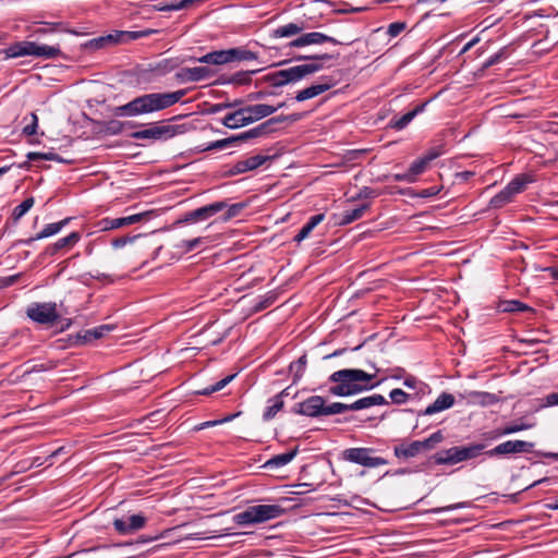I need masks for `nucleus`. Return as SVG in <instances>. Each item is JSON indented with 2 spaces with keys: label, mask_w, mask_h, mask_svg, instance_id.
<instances>
[{
  "label": "nucleus",
  "mask_w": 558,
  "mask_h": 558,
  "mask_svg": "<svg viewBox=\"0 0 558 558\" xmlns=\"http://www.w3.org/2000/svg\"><path fill=\"white\" fill-rule=\"evenodd\" d=\"M269 156L264 155H255L251 156L244 160L238 161L235 165H233L231 168H229L225 173L223 177L230 178L238 174H242L252 170H255L263 166L267 160H269Z\"/></svg>",
  "instance_id": "nucleus-14"
},
{
  "label": "nucleus",
  "mask_w": 558,
  "mask_h": 558,
  "mask_svg": "<svg viewBox=\"0 0 558 558\" xmlns=\"http://www.w3.org/2000/svg\"><path fill=\"white\" fill-rule=\"evenodd\" d=\"M407 27L404 22H393L388 26L387 34L390 37L398 36L401 32H403Z\"/></svg>",
  "instance_id": "nucleus-64"
},
{
  "label": "nucleus",
  "mask_w": 558,
  "mask_h": 558,
  "mask_svg": "<svg viewBox=\"0 0 558 558\" xmlns=\"http://www.w3.org/2000/svg\"><path fill=\"white\" fill-rule=\"evenodd\" d=\"M0 54L4 59L21 58V57H35L44 60H53L62 56L59 45H45L37 41L21 40L13 43L5 49L0 50Z\"/></svg>",
  "instance_id": "nucleus-3"
},
{
  "label": "nucleus",
  "mask_w": 558,
  "mask_h": 558,
  "mask_svg": "<svg viewBox=\"0 0 558 558\" xmlns=\"http://www.w3.org/2000/svg\"><path fill=\"white\" fill-rule=\"evenodd\" d=\"M38 126V117L36 113H31V123L23 128V134L31 136L36 134Z\"/></svg>",
  "instance_id": "nucleus-63"
},
{
  "label": "nucleus",
  "mask_w": 558,
  "mask_h": 558,
  "mask_svg": "<svg viewBox=\"0 0 558 558\" xmlns=\"http://www.w3.org/2000/svg\"><path fill=\"white\" fill-rule=\"evenodd\" d=\"M298 447H295L294 449L288 451V452H284V453H280V454H276L272 458H270L266 463H265V468L267 469H279L281 466H284L287 465L288 463H290L294 458L295 456L298 454Z\"/></svg>",
  "instance_id": "nucleus-33"
},
{
  "label": "nucleus",
  "mask_w": 558,
  "mask_h": 558,
  "mask_svg": "<svg viewBox=\"0 0 558 558\" xmlns=\"http://www.w3.org/2000/svg\"><path fill=\"white\" fill-rule=\"evenodd\" d=\"M302 78L303 77L299 65H295L274 73H269L263 77V81L269 83L274 87H281L290 83H296Z\"/></svg>",
  "instance_id": "nucleus-11"
},
{
  "label": "nucleus",
  "mask_w": 558,
  "mask_h": 558,
  "mask_svg": "<svg viewBox=\"0 0 558 558\" xmlns=\"http://www.w3.org/2000/svg\"><path fill=\"white\" fill-rule=\"evenodd\" d=\"M509 56V51H508V47L505 46L502 47L499 51H497L496 53H494L493 56H490L482 65V69L483 70H486L499 62H501L502 60L507 59Z\"/></svg>",
  "instance_id": "nucleus-50"
},
{
  "label": "nucleus",
  "mask_w": 558,
  "mask_h": 558,
  "mask_svg": "<svg viewBox=\"0 0 558 558\" xmlns=\"http://www.w3.org/2000/svg\"><path fill=\"white\" fill-rule=\"evenodd\" d=\"M432 459L436 464L453 465L461 462L459 447H451L446 450L436 452Z\"/></svg>",
  "instance_id": "nucleus-25"
},
{
  "label": "nucleus",
  "mask_w": 558,
  "mask_h": 558,
  "mask_svg": "<svg viewBox=\"0 0 558 558\" xmlns=\"http://www.w3.org/2000/svg\"><path fill=\"white\" fill-rule=\"evenodd\" d=\"M377 196H379V193L376 190L369 186H363L355 196L350 198V201L355 202L359 199L375 198Z\"/></svg>",
  "instance_id": "nucleus-58"
},
{
  "label": "nucleus",
  "mask_w": 558,
  "mask_h": 558,
  "mask_svg": "<svg viewBox=\"0 0 558 558\" xmlns=\"http://www.w3.org/2000/svg\"><path fill=\"white\" fill-rule=\"evenodd\" d=\"M393 454L399 461H408L420 454L415 440L411 442L402 441L393 447Z\"/></svg>",
  "instance_id": "nucleus-24"
},
{
  "label": "nucleus",
  "mask_w": 558,
  "mask_h": 558,
  "mask_svg": "<svg viewBox=\"0 0 558 558\" xmlns=\"http://www.w3.org/2000/svg\"><path fill=\"white\" fill-rule=\"evenodd\" d=\"M368 365L374 369V373H367L360 368H343L333 372L328 378V381L333 384L328 390L329 393L337 397H348L377 387L384 379L372 383L379 369L372 362H368Z\"/></svg>",
  "instance_id": "nucleus-1"
},
{
  "label": "nucleus",
  "mask_w": 558,
  "mask_h": 558,
  "mask_svg": "<svg viewBox=\"0 0 558 558\" xmlns=\"http://www.w3.org/2000/svg\"><path fill=\"white\" fill-rule=\"evenodd\" d=\"M403 385L407 388L414 390V392H412L411 395L415 400H418L423 396H425L429 389L426 383L422 381L421 379L413 375H407L404 377Z\"/></svg>",
  "instance_id": "nucleus-28"
},
{
  "label": "nucleus",
  "mask_w": 558,
  "mask_h": 558,
  "mask_svg": "<svg viewBox=\"0 0 558 558\" xmlns=\"http://www.w3.org/2000/svg\"><path fill=\"white\" fill-rule=\"evenodd\" d=\"M233 144H234V138H233V136H230L227 138H222V140H218V141L209 143L203 150L209 151V150H216V149H225Z\"/></svg>",
  "instance_id": "nucleus-55"
},
{
  "label": "nucleus",
  "mask_w": 558,
  "mask_h": 558,
  "mask_svg": "<svg viewBox=\"0 0 558 558\" xmlns=\"http://www.w3.org/2000/svg\"><path fill=\"white\" fill-rule=\"evenodd\" d=\"M426 107V102L417 105L413 110L404 113L401 117L395 116L390 120V126L395 130H403L418 113L423 112Z\"/></svg>",
  "instance_id": "nucleus-26"
},
{
  "label": "nucleus",
  "mask_w": 558,
  "mask_h": 558,
  "mask_svg": "<svg viewBox=\"0 0 558 558\" xmlns=\"http://www.w3.org/2000/svg\"><path fill=\"white\" fill-rule=\"evenodd\" d=\"M429 165L430 163L427 162L423 156L417 158L416 160H414L411 163V166L409 167V170L415 181H416L417 175L424 173L426 171V169L429 167Z\"/></svg>",
  "instance_id": "nucleus-51"
},
{
  "label": "nucleus",
  "mask_w": 558,
  "mask_h": 558,
  "mask_svg": "<svg viewBox=\"0 0 558 558\" xmlns=\"http://www.w3.org/2000/svg\"><path fill=\"white\" fill-rule=\"evenodd\" d=\"M147 215L148 213H141L119 218L107 217L98 222V227L101 231L116 230L141 222L147 217Z\"/></svg>",
  "instance_id": "nucleus-17"
},
{
  "label": "nucleus",
  "mask_w": 558,
  "mask_h": 558,
  "mask_svg": "<svg viewBox=\"0 0 558 558\" xmlns=\"http://www.w3.org/2000/svg\"><path fill=\"white\" fill-rule=\"evenodd\" d=\"M276 112V108L266 104L252 105L240 108L234 112L228 113L221 123L228 129H239L252 124L263 118Z\"/></svg>",
  "instance_id": "nucleus-4"
},
{
  "label": "nucleus",
  "mask_w": 558,
  "mask_h": 558,
  "mask_svg": "<svg viewBox=\"0 0 558 558\" xmlns=\"http://www.w3.org/2000/svg\"><path fill=\"white\" fill-rule=\"evenodd\" d=\"M230 63L238 61H253L258 59V54L245 47H234L229 49Z\"/></svg>",
  "instance_id": "nucleus-37"
},
{
  "label": "nucleus",
  "mask_w": 558,
  "mask_h": 558,
  "mask_svg": "<svg viewBox=\"0 0 558 558\" xmlns=\"http://www.w3.org/2000/svg\"><path fill=\"white\" fill-rule=\"evenodd\" d=\"M444 440L441 430L433 433L428 438L424 440H415L417 449L421 452L428 451L435 448V446Z\"/></svg>",
  "instance_id": "nucleus-41"
},
{
  "label": "nucleus",
  "mask_w": 558,
  "mask_h": 558,
  "mask_svg": "<svg viewBox=\"0 0 558 558\" xmlns=\"http://www.w3.org/2000/svg\"><path fill=\"white\" fill-rule=\"evenodd\" d=\"M307 365L306 354L301 355L296 361L289 365V371L292 374V383L296 384L303 376Z\"/></svg>",
  "instance_id": "nucleus-40"
},
{
  "label": "nucleus",
  "mask_w": 558,
  "mask_h": 558,
  "mask_svg": "<svg viewBox=\"0 0 558 558\" xmlns=\"http://www.w3.org/2000/svg\"><path fill=\"white\" fill-rule=\"evenodd\" d=\"M498 311L502 313L530 312L532 308L519 300H505L498 304Z\"/></svg>",
  "instance_id": "nucleus-38"
},
{
  "label": "nucleus",
  "mask_w": 558,
  "mask_h": 558,
  "mask_svg": "<svg viewBox=\"0 0 558 558\" xmlns=\"http://www.w3.org/2000/svg\"><path fill=\"white\" fill-rule=\"evenodd\" d=\"M513 195L511 192L505 186L499 193H497L489 201V207L499 209L504 207L506 204H509L513 201Z\"/></svg>",
  "instance_id": "nucleus-43"
},
{
  "label": "nucleus",
  "mask_w": 558,
  "mask_h": 558,
  "mask_svg": "<svg viewBox=\"0 0 558 558\" xmlns=\"http://www.w3.org/2000/svg\"><path fill=\"white\" fill-rule=\"evenodd\" d=\"M325 219L324 214H317L312 216L308 221L301 228L299 233L293 238V241L296 243H301L303 240L308 238L311 232Z\"/></svg>",
  "instance_id": "nucleus-35"
},
{
  "label": "nucleus",
  "mask_w": 558,
  "mask_h": 558,
  "mask_svg": "<svg viewBox=\"0 0 558 558\" xmlns=\"http://www.w3.org/2000/svg\"><path fill=\"white\" fill-rule=\"evenodd\" d=\"M325 399L320 396H312L303 402L296 403L293 408L295 414L318 417L326 416Z\"/></svg>",
  "instance_id": "nucleus-10"
},
{
  "label": "nucleus",
  "mask_w": 558,
  "mask_h": 558,
  "mask_svg": "<svg viewBox=\"0 0 558 558\" xmlns=\"http://www.w3.org/2000/svg\"><path fill=\"white\" fill-rule=\"evenodd\" d=\"M250 132L252 133L253 138H257V137L265 136V135L269 134L270 132H272V128H269L265 121V122L260 123L259 125H257L256 128L251 129Z\"/></svg>",
  "instance_id": "nucleus-61"
},
{
  "label": "nucleus",
  "mask_w": 558,
  "mask_h": 558,
  "mask_svg": "<svg viewBox=\"0 0 558 558\" xmlns=\"http://www.w3.org/2000/svg\"><path fill=\"white\" fill-rule=\"evenodd\" d=\"M323 62L324 61H313L311 63L300 64L299 68H300L302 77L304 78L311 74H314V73L323 70L324 69Z\"/></svg>",
  "instance_id": "nucleus-53"
},
{
  "label": "nucleus",
  "mask_w": 558,
  "mask_h": 558,
  "mask_svg": "<svg viewBox=\"0 0 558 558\" xmlns=\"http://www.w3.org/2000/svg\"><path fill=\"white\" fill-rule=\"evenodd\" d=\"M262 69L251 71H240L229 77H221L220 84H233V85H248L252 82V75L260 72Z\"/></svg>",
  "instance_id": "nucleus-31"
},
{
  "label": "nucleus",
  "mask_w": 558,
  "mask_h": 558,
  "mask_svg": "<svg viewBox=\"0 0 558 558\" xmlns=\"http://www.w3.org/2000/svg\"><path fill=\"white\" fill-rule=\"evenodd\" d=\"M484 449L485 445L483 444H473L470 446L459 447L461 462L476 458L482 453Z\"/></svg>",
  "instance_id": "nucleus-45"
},
{
  "label": "nucleus",
  "mask_w": 558,
  "mask_h": 558,
  "mask_svg": "<svg viewBox=\"0 0 558 558\" xmlns=\"http://www.w3.org/2000/svg\"><path fill=\"white\" fill-rule=\"evenodd\" d=\"M305 28H307L305 22H295V23H289L282 26L277 27L272 31L271 37L274 38H282V37H291L296 34H300Z\"/></svg>",
  "instance_id": "nucleus-27"
},
{
  "label": "nucleus",
  "mask_w": 558,
  "mask_h": 558,
  "mask_svg": "<svg viewBox=\"0 0 558 558\" xmlns=\"http://www.w3.org/2000/svg\"><path fill=\"white\" fill-rule=\"evenodd\" d=\"M335 84L336 82L331 77H322L319 83L313 84L310 87L298 92L294 99L299 102L312 99L329 90L335 86Z\"/></svg>",
  "instance_id": "nucleus-19"
},
{
  "label": "nucleus",
  "mask_w": 558,
  "mask_h": 558,
  "mask_svg": "<svg viewBox=\"0 0 558 558\" xmlns=\"http://www.w3.org/2000/svg\"><path fill=\"white\" fill-rule=\"evenodd\" d=\"M185 59L180 58H169V59H162L154 64H149L147 69H143L141 71V78L144 81H153L156 77L163 76L177 68H179Z\"/></svg>",
  "instance_id": "nucleus-9"
},
{
  "label": "nucleus",
  "mask_w": 558,
  "mask_h": 558,
  "mask_svg": "<svg viewBox=\"0 0 558 558\" xmlns=\"http://www.w3.org/2000/svg\"><path fill=\"white\" fill-rule=\"evenodd\" d=\"M532 182H534V177L532 174L522 173L514 177L506 187L513 196H515L517 194L522 193L526 189L527 184Z\"/></svg>",
  "instance_id": "nucleus-32"
},
{
  "label": "nucleus",
  "mask_w": 558,
  "mask_h": 558,
  "mask_svg": "<svg viewBox=\"0 0 558 558\" xmlns=\"http://www.w3.org/2000/svg\"><path fill=\"white\" fill-rule=\"evenodd\" d=\"M26 315L39 325L53 326L60 319L57 303L35 302L26 308Z\"/></svg>",
  "instance_id": "nucleus-7"
},
{
  "label": "nucleus",
  "mask_w": 558,
  "mask_h": 558,
  "mask_svg": "<svg viewBox=\"0 0 558 558\" xmlns=\"http://www.w3.org/2000/svg\"><path fill=\"white\" fill-rule=\"evenodd\" d=\"M235 377V374L233 375H228L226 376L225 378H222L221 380L217 381L216 384L214 385H210L204 389H201V390H195V395H201V396H209L216 391H219L221 390L222 388H225L229 383H231L233 380V378Z\"/></svg>",
  "instance_id": "nucleus-46"
},
{
  "label": "nucleus",
  "mask_w": 558,
  "mask_h": 558,
  "mask_svg": "<svg viewBox=\"0 0 558 558\" xmlns=\"http://www.w3.org/2000/svg\"><path fill=\"white\" fill-rule=\"evenodd\" d=\"M214 71L208 66L182 68L174 75L180 83H196L210 78Z\"/></svg>",
  "instance_id": "nucleus-16"
},
{
  "label": "nucleus",
  "mask_w": 558,
  "mask_h": 558,
  "mask_svg": "<svg viewBox=\"0 0 558 558\" xmlns=\"http://www.w3.org/2000/svg\"><path fill=\"white\" fill-rule=\"evenodd\" d=\"M386 404H388L387 399L381 395L375 393V395L367 396V397L361 398V399L352 402L353 407H351V410L360 411L363 409H368L371 407L386 405Z\"/></svg>",
  "instance_id": "nucleus-30"
},
{
  "label": "nucleus",
  "mask_w": 558,
  "mask_h": 558,
  "mask_svg": "<svg viewBox=\"0 0 558 558\" xmlns=\"http://www.w3.org/2000/svg\"><path fill=\"white\" fill-rule=\"evenodd\" d=\"M245 206L246 205L244 203H236V204H232L230 206L227 205V207L225 208L227 210L223 214L222 220L228 221V220L236 217L245 208Z\"/></svg>",
  "instance_id": "nucleus-56"
},
{
  "label": "nucleus",
  "mask_w": 558,
  "mask_h": 558,
  "mask_svg": "<svg viewBox=\"0 0 558 558\" xmlns=\"http://www.w3.org/2000/svg\"><path fill=\"white\" fill-rule=\"evenodd\" d=\"M156 33L155 29H145V31H116L114 36L119 39V44L130 43L150 34Z\"/></svg>",
  "instance_id": "nucleus-36"
},
{
  "label": "nucleus",
  "mask_w": 558,
  "mask_h": 558,
  "mask_svg": "<svg viewBox=\"0 0 558 558\" xmlns=\"http://www.w3.org/2000/svg\"><path fill=\"white\" fill-rule=\"evenodd\" d=\"M204 240H205V238H195V239H192V240H182L177 245V247L182 250L184 253H189V252H192L193 250H195L196 247H198V245L201 243H203Z\"/></svg>",
  "instance_id": "nucleus-57"
},
{
  "label": "nucleus",
  "mask_w": 558,
  "mask_h": 558,
  "mask_svg": "<svg viewBox=\"0 0 558 558\" xmlns=\"http://www.w3.org/2000/svg\"><path fill=\"white\" fill-rule=\"evenodd\" d=\"M214 52V65H222L230 63L229 49L215 50Z\"/></svg>",
  "instance_id": "nucleus-60"
},
{
  "label": "nucleus",
  "mask_w": 558,
  "mask_h": 558,
  "mask_svg": "<svg viewBox=\"0 0 558 558\" xmlns=\"http://www.w3.org/2000/svg\"><path fill=\"white\" fill-rule=\"evenodd\" d=\"M147 522V519L144 514H132L128 519H114L113 526L114 530L121 535L133 534L136 531L142 530Z\"/></svg>",
  "instance_id": "nucleus-15"
},
{
  "label": "nucleus",
  "mask_w": 558,
  "mask_h": 558,
  "mask_svg": "<svg viewBox=\"0 0 558 558\" xmlns=\"http://www.w3.org/2000/svg\"><path fill=\"white\" fill-rule=\"evenodd\" d=\"M34 197H27L20 205H17L12 211L13 221H19L34 206Z\"/></svg>",
  "instance_id": "nucleus-48"
},
{
  "label": "nucleus",
  "mask_w": 558,
  "mask_h": 558,
  "mask_svg": "<svg viewBox=\"0 0 558 558\" xmlns=\"http://www.w3.org/2000/svg\"><path fill=\"white\" fill-rule=\"evenodd\" d=\"M532 427H533V424L521 423V424H509L501 428H502V433L506 436V435H511V434H514V433H518L521 430L530 429Z\"/></svg>",
  "instance_id": "nucleus-59"
},
{
  "label": "nucleus",
  "mask_w": 558,
  "mask_h": 558,
  "mask_svg": "<svg viewBox=\"0 0 558 558\" xmlns=\"http://www.w3.org/2000/svg\"><path fill=\"white\" fill-rule=\"evenodd\" d=\"M468 404L489 407L500 401V398L496 393L487 391H468L465 393Z\"/></svg>",
  "instance_id": "nucleus-23"
},
{
  "label": "nucleus",
  "mask_w": 558,
  "mask_h": 558,
  "mask_svg": "<svg viewBox=\"0 0 558 558\" xmlns=\"http://www.w3.org/2000/svg\"><path fill=\"white\" fill-rule=\"evenodd\" d=\"M371 207V204L369 203H365V204H362L361 206H359L357 208H354L352 210H345L343 211L338 220L335 221L336 225H339V226H347V225H350L352 223L353 221L362 218V216L364 215V213L366 210H368Z\"/></svg>",
  "instance_id": "nucleus-29"
},
{
  "label": "nucleus",
  "mask_w": 558,
  "mask_h": 558,
  "mask_svg": "<svg viewBox=\"0 0 558 558\" xmlns=\"http://www.w3.org/2000/svg\"><path fill=\"white\" fill-rule=\"evenodd\" d=\"M534 448V442L524 440H507L499 444L495 448L488 450L486 454L488 457L506 456L513 453L531 452Z\"/></svg>",
  "instance_id": "nucleus-12"
},
{
  "label": "nucleus",
  "mask_w": 558,
  "mask_h": 558,
  "mask_svg": "<svg viewBox=\"0 0 558 558\" xmlns=\"http://www.w3.org/2000/svg\"><path fill=\"white\" fill-rule=\"evenodd\" d=\"M226 207H227V202H225V201L215 202L209 205H206V206H203V207H199L197 209L186 213L184 218L180 219L177 223L206 220V219L213 217L214 215L220 213Z\"/></svg>",
  "instance_id": "nucleus-13"
},
{
  "label": "nucleus",
  "mask_w": 558,
  "mask_h": 558,
  "mask_svg": "<svg viewBox=\"0 0 558 558\" xmlns=\"http://www.w3.org/2000/svg\"><path fill=\"white\" fill-rule=\"evenodd\" d=\"M352 403L333 402L330 405H326V416L344 413L351 410Z\"/></svg>",
  "instance_id": "nucleus-54"
},
{
  "label": "nucleus",
  "mask_w": 558,
  "mask_h": 558,
  "mask_svg": "<svg viewBox=\"0 0 558 558\" xmlns=\"http://www.w3.org/2000/svg\"><path fill=\"white\" fill-rule=\"evenodd\" d=\"M267 403L268 405L263 413V420L265 422L272 420L284 407V401L280 400V396H274L272 398H269Z\"/></svg>",
  "instance_id": "nucleus-39"
},
{
  "label": "nucleus",
  "mask_w": 558,
  "mask_h": 558,
  "mask_svg": "<svg viewBox=\"0 0 558 558\" xmlns=\"http://www.w3.org/2000/svg\"><path fill=\"white\" fill-rule=\"evenodd\" d=\"M71 219H72L71 217H68V218H64V219H62V220H60L58 222L48 223L36 235L31 236V238L25 239V240H19L16 242V244L31 245L34 241L52 236V235L59 233L64 227H66L69 225V222L71 221Z\"/></svg>",
  "instance_id": "nucleus-21"
},
{
  "label": "nucleus",
  "mask_w": 558,
  "mask_h": 558,
  "mask_svg": "<svg viewBox=\"0 0 558 558\" xmlns=\"http://www.w3.org/2000/svg\"><path fill=\"white\" fill-rule=\"evenodd\" d=\"M324 43H330L332 45H340L341 43L337 40L336 38L325 35L319 32H312L306 33L298 37L296 39L292 40L289 46L290 47H303L308 45H319Z\"/></svg>",
  "instance_id": "nucleus-20"
},
{
  "label": "nucleus",
  "mask_w": 558,
  "mask_h": 558,
  "mask_svg": "<svg viewBox=\"0 0 558 558\" xmlns=\"http://www.w3.org/2000/svg\"><path fill=\"white\" fill-rule=\"evenodd\" d=\"M454 401L453 395L441 392L432 404L426 407L424 410L416 411V415H434L453 407ZM403 412L415 413L413 409H404Z\"/></svg>",
  "instance_id": "nucleus-18"
},
{
  "label": "nucleus",
  "mask_w": 558,
  "mask_h": 558,
  "mask_svg": "<svg viewBox=\"0 0 558 558\" xmlns=\"http://www.w3.org/2000/svg\"><path fill=\"white\" fill-rule=\"evenodd\" d=\"M38 126V117L36 113H31V123L23 128V134L31 136L36 134Z\"/></svg>",
  "instance_id": "nucleus-62"
},
{
  "label": "nucleus",
  "mask_w": 558,
  "mask_h": 558,
  "mask_svg": "<svg viewBox=\"0 0 558 558\" xmlns=\"http://www.w3.org/2000/svg\"><path fill=\"white\" fill-rule=\"evenodd\" d=\"M182 125L153 124L150 128L135 131L131 134L134 140H168L183 132Z\"/></svg>",
  "instance_id": "nucleus-8"
},
{
  "label": "nucleus",
  "mask_w": 558,
  "mask_h": 558,
  "mask_svg": "<svg viewBox=\"0 0 558 558\" xmlns=\"http://www.w3.org/2000/svg\"><path fill=\"white\" fill-rule=\"evenodd\" d=\"M377 449L371 447H354L342 451L341 459L365 468H377L388 464V460L376 457Z\"/></svg>",
  "instance_id": "nucleus-6"
},
{
  "label": "nucleus",
  "mask_w": 558,
  "mask_h": 558,
  "mask_svg": "<svg viewBox=\"0 0 558 558\" xmlns=\"http://www.w3.org/2000/svg\"><path fill=\"white\" fill-rule=\"evenodd\" d=\"M389 398L391 402L398 405L404 404L408 401L415 400L412 395L405 392L400 388H395L389 392Z\"/></svg>",
  "instance_id": "nucleus-49"
},
{
  "label": "nucleus",
  "mask_w": 558,
  "mask_h": 558,
  "mask_svg": "<svg viewBox=\"0 0 558 558\" xmlns=\"http://www.w3.org/2000/svg\"><path fill=\"white\" fill-rule=\"evenodd\" d=\"M40 24L44 25V26L37 27L36 29H34L31 36L45 35V34H48V33H52L56 29H60L62 32H69V33L74 34V35H78L80 34L76 31H69V29H66L64 27L63 23H61V22H58V23L41 22Z\"/></svg>",
  "instance_id": "nucleus-44"
},
{
  "label": "nucleus",
  "mask_w": 558,
  "mask_h": 558,
  "mask_svg": "<svg viewBox=\"0 0 558 558\" xmlns=\"http://www.w3.org/2000/svg\"><path fill=\"white\" fill-rule=\"evenodd\" d=\"M132 128L131 122H122L120 120H109L104 122L102 124V131L108 135H118L121 134L125 128Z\"/></svg>",
  "instance_id": "nucleus-42"
},
{
  "label": "nucleus",
  "mask_w": 558,
  "mask_h": 558,
  "mask_svg": "<svg viewBox=\"0 0 558 558\" xmlns=\"http://www.w3.org/2000/svg\"><path fill=\"white\" fill-rule=\"evenodd\" d=\"M119 44V39L114 36V33L105 36H99L88 40L84 47L90 50H98L108 47H112Z\"/></svg>",
  "instance_id": "nucleus-34"
},
{
  "label": "nucleus",
  "mask_w": 558,
  "mask_h": 558,
  "mask_svg": "<svg viewBox=\"0 0 558 558\" xmlns=\"http://www.w3.org/2000/svg\"><path fill=\"white\" fill-rule=\"evenodd\" d=\"M81 240V233L77 231L71 232L69 235L59 239L53 244L48 245L45 248V254L53 256L60 251H66L73 247Z\"/></svg>",
  "instance_id": "nucleus-22"
},
{
  "label": "nucleus",
  "mask_w": 558,
  "mask_h": 558,
  "mask_svg": "<svg viewBox=\"0 0 558 558\" xmlns=\"http://www.w3.org/2000/svg\"><path fill=\"white\" fill-rule=\"evenodd\" d=\"M186 93V89H179L169 93L144 94L122 106L116 107L113 114L117 117H137L157 112L175 105Z\"/></svg>",
  "instance_id": "nucleus-2"
},
{
  "label": "nucleus",
  "mask_w": 558,
  "mask_h": 558,
  "mask_svg": "<svg viewBox=\"0 0 558 558\" xmlns=\"http://www.w3.org/2000/svg\"><path fill=\"white\" fill-rule=\"evenodd\" d=\"M28 161H36V160H52L57 162H69L68 160L63 159L61 156H59L56 153L49 151V153H37V151H29L27 155Z\"/></svg>",
  "instance_id": "nucleus-47"
},
{
  "label": "nucleus",
  "mask_w": 558,
  "mask_h": 558,
  "mask_svg": "<svg viewBox=\"0 0 558 558\" xmlns=\"http://www.w3.org/2000/svg\"><path fill=\"white\" fill-rule=\"evenodd\" d=\"M277 299V294L274 292H268L267 294L260 296L258 301L254 305L255 312H260L269 307L275 303Z\"/></svg>",
  "instance_id": "nucleus-52"
},
{
  "label": "nucleus",
  "mask_w": 558,
  "mask_h": 558,
  "mask_svg": "<svg viewBox=\"0 0 558 558\" xmlns=\"http://www.w3.org/2000/svg\"><path fill=\"white\" fill-rule=\"evenodd\" d=\"M284 511L280 505H256L235 514L233 520L239 525L259 524L281 517Z\"/></svg>",
  "instance_id": "nucleus-5"
}]
</instances>
